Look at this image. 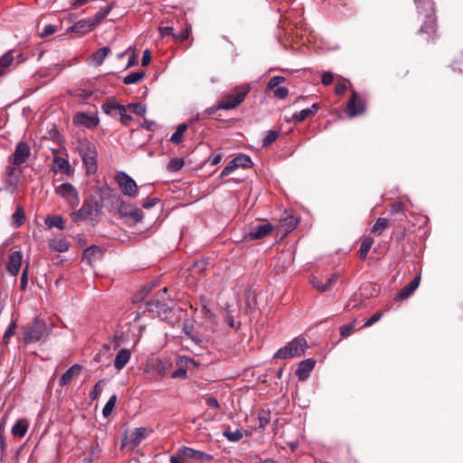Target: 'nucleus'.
<instances>
[{
  "instance_id": "obj_1",
  "label": "nucleus",
  "mask_w": 463,
  "mask_h": 463,
  "mask_svg": "<svg viewBox=\"0 0 463 463\" xmlns=\"http://www.w3.org/2000/svg\"><path fill=\"white\" fill-rule=\"evenodd\" d=\"M417 5L419 19L421 20L416 34L420 44L435 43L438 38L437 17L432 0H414Z\"/></svg>"
},
{
  "instance_id": "obj_2",
  "label": "nucleus",
  "mask_w": 463,
  "mask_h": 463,
  "mask_svg": "<svg viewBox=\"0 0 463 463\" xmlns=\"http://www.w3.org/2000/svg\"><path fill=\"white\" fill-rule=\"evenodd\" d=\"M102 197L99 194H90L84 200L80 209L73 212L71 216L74 222L85 220L98 222L102 214Z\"/></svg>"
},
{
  "instance_id": "obj_3",
  "label": "nucleus",
  "mask_w": 463,
  "mask_h": 463,
  "mask_svg": "<svg viewBox=\"0 0 463 463\" xmlns=\"http://www.w3.org/2000/svg\"><path fill=\"white\" fill-rule=\"evenodd\" d=\"M307 348V340L304 337L298 336L288 343L285 346L279 348L274 354V358L289 359L304 354Z\"/></svg>"
},
{
  "instance_id": "obj_4",
  "label": "nucleus",
  "mask_w": 463,
  "mask_h": 463,
  "mask_svg": "<svg viewBox=\"0 0 463 463\" xmlns=\"http://www.w3.org/2000/svg\"><path fill=\"white\" fill-rule=\"evenodd\" d=\"M250 90V87L248 84L235 87L219 102V108L226 110L235 109L244 101Z\"/></svg>"
},
{
  "instance_id": "obj_5",
  "label": "nucleus",
  "mask_w": 463,
  "mask_h": 463,
  "mask_svg": "<svg viewBox=\"0 0 463 463\" xmlns=\"http://www.w3.org/2000/svg\"><path fill=\"white\" fill-rule=\"evenodd\" d=\"M166 293L167 288H164L157 298H153L146 303V309L158 316L162 320H167L172 313V307L165 302Z\"/></svg>"
},
{
  "instance_id": "obj_6",
  "label": "nucleus",
  "mask_w": 463,
  "mask_h": 463,
  "mask_svg": "<svg viewBox=\"0 0 463 463\" xmlns=\"http://www.w3.org/2000/svg\"><path fill=\"white\" fill-rule=\"evenodd\" d=\"M46 334V324L40 319H34L30 325L24 327L23 335L25 344L38 342L43 338Z\"/></svg>"
},
{
  "instance_id": "obj_7",
  "label": "nucleus",
  "mask_w": 463,
  "mask_h": 463,
  "mask_svg": "<svg viewBox=\"0 0 463 463\" xmlns=\"http://www.w3.org/2000/svg\"><path fill=\"white\" fill-rule=\"evenodd\" d=\"M115 200L119 204L118 205L119 216L122 219H124L127 222L136 224L142 221L143 213L139 208H137L132 204L126 203L119 197H115Z\"/></svg>"
},
{
  "instance_id": "obj_8",
  "label": "nucleus",
  "mask_w": 463,
  "mask_h": 463,
  "mask_svg": "<svg viewBox=\"0 0 463 463\" xmlns=\"http://www.w3.org/2000/svg\"><path fill=\"white\" fill-rule=\"evenodd\" d=\"M172 366L169 359L157 358L148 364L147 371L155 373L154 381H160L170 372Z\"/></svg>"
},
{
  "instance_id": "obj_9",
  "label": "nucleus",
  "mask_w": 463,
  "mask_h": 463,
  "mask_svg": "<svg viewBox=\"0 0 463 463\" xmlns=\"http://www.w3.org/2000/svg\"><path fill=\"white\" fill-rule=\"evenodd\" d=\"M345 110L350 118L360 116L366 110L365 100L354 90H352Z\"/></svg>"
},
{
  "instance_id": "obj_10",
  "label": "nucleus",
  "mask_w": 463,
  "mask_h": 463,
  "mask_svg": "<svg viewBox=\"0 0 463 463\" xmlns=\"http://www.w3.org/2000/svg\"><path fill=\"white\" fill-rule=\"evenodd\" d=\"M55 192L63 197L71 207L75 208L80 203L79 194L75 187L70 183H64L55 188Z\"/></svg>"
},
{
  "instance_id": "obj_11",
  "label": "nucleus",
  "mask_w": 463,
  "mask_h": 463,
  "mask_svg": "<svg viewBox=\"0 0 463 463\" xmlns=\"http://www.w3.org/2000/svg\"><path fill=\"white\" fill-rule=\"evenodd\" d=\"M116 181L125 195L135 196L137 194V185L126 173L118 172L116 175Z\"/></svg>"
},
{
  "instance_id": "obj_12",
  "label": "nucleus",
  "mask_w": 463,
  "mask_h": 463,
  "mask_svg": "<svg viewBox=\"0 0 463 463\" xmlns=\"http://www.w3.org/2000/svg\"><path fill=\"white\" fill-rule=\"evenodd\" d=\"M31 155V149L26 142H19L14 149V152L10 158V163L14 165H20L27 161Z\"/></svg>"
},
{
  "instance_id": "obj_13",
  "label": "nucleus",
  "mask_w": 463,
  "mask_h": 463,
  "mask_svg": "<svg viewBox=\"0 0 463 463\" xmlns=\"http://www.w3.org/2000/svg\"><path fill=\"white\" fill-rule=\"evenodd\" d=\"M178 455L183 458H194L204 462L211 461L213 459V457L208 453H205L201 450H196L185 446H183L178 449Z\"/></svg>"
},
{
  "instance_id": "obj_14",
  "label": "nucleus",
  "mask_w": 463,
  "mask_h": 463,
  "mask_svg": "<svg viewBox=\"0 0 463 463\" xmlns=\"http://www.w3.org/2000/svg\"><path fill=\"white\" fill-rule=\"evenodd\" d=\"M273 231V225L269 222L257 224L252 226L248 233V238L251 241L260 240L267 237Z\"/></svg>"
},
{
  "instance_id": "obj_15",
  "label": "nucleus",
  "mask_w": 463,
  "mask_h": 463,
  "mask_svg": "<svg viewBox=\"0 0 463 463\" xmlns=\"http://www.w3.org/2000/svg\"><path fill=\"white\" fill-rule=\"evenodd\" d=\"M82 366L80 364L71 365L59 380V384L61 387L69 386L74 380H76L81 373Z\"/></svg>"
},
{
  "instance_id": "obj_16",
  "label": "nucleus",
  "mask_w": 463,
  "mask_h": 463,
  "mask_svg": "<svg viewBox=\"0 0 463 463\" xmlns=\"http://www.w3.org/2000/svg\"><path fill=\"white\" fill-rule=\"evenodd\" d=\"M420 276H416L408 285L402 288L394 297L395 301L408 298L411 297L420 285Z\"/></svg>"
},
{
  "instance_id": "obj_17",
  "label": "nucleus",
  "mask_w": 463,
  "mask_h": 463,
  "mask_svg": "<svg viewBox=\"0 0 463 463\" xmlns=\"http://www.w3.org/2000/svg\"><path fill=\"white\" fill-rule=\"evenodd\" d=\"M23 254L20 250L13 251L9 255L7 270L14 276H16L21 269Z\"/></svg>"
},
{
  "instance_id": "obj_18",
  "label": "nucleus",
  "mask_w": 463,
  "mask_h": 463,
  "mask_svg": "<svg viewBox=\"0 0 463 463\" xmlns=\"http://www.w3.org/2000/svg\"><path fill=\"white\" fill-rule=\"evenodd\" d=\"M315 366V361L313 359H306L299 363L298 367L296 371V375L299 381H305L308 378L310 372Z\"/></svg>"
},
{
  "instance_id": "obj_19",
  "label": "nucleus",
  "mask_w": 463,
  "mask_h": 463,
  "mask_svg": "<svg viewBox=\"0 0 463 463\" xmlns=\"http://www.w3.org/2000/svg\"><path fill=\"white\" fill-rule=\"evenodd\" d=\"M74 123L87 128H94L98 125L99 120L94 116H90L84 112H80L75 115Z\"/></svg>"
},
{
  "instance_id": "obj_20",
  "label": "nucleus",
  "mask_w": 463,
  "mask_h": 463,
  "mask_svg": "<svg viewBox=\"0 0 463 463\" xmlns=\"http://www.w3.org/2000/svg\"><path fill=\"white\" fill-rule=\"evenodd\" d=\"M92 24L90 19H82L75 23L72 26L68 29V32L75 33L79 35L85 34L93 30Z\"/></svg>"
},
{
  "instance_id": "obj_21",
  "label": "nucleus",
  "mask_w": 463,
  "mask_h": 463,
  "mask_svg": "<svg viewBox=\"0 0 463 463\" xmlns=\"http://www.w3.org/2000/svg\"><path fill=\"white\" fill-rule=\"evenodd\" d=\"M318 103H314L311 108L302 109L301 111L293 115V119L298 122H302L309 117H313L317 114L319 109Z\"/></svg>"
},
{
  "instance_id": "obj_22",
  "label": "nucleus",
  "mask_w": 463,
  "mask_h": 463,
  "mask_svg": "<svg viewBox=\"0 0 463 463\" xmlns=\"http://www.w3.org/2000/svg\"><path fill=\"white\" fill-rule=\"evenodd\" d=\"M131 356V353L128 349H121L116 355L114 360V366L118 370L123 369L128 363Z\"/></svg>"
},
{
  "instance_id": "obj_23",
  "label": "nucleus",
  "mask_w": 463,
  "mask_h": 463,
  "mask_svg": "<svg viewBox=\"0 0 463 463\" xmlns=\"http://www.w3.org/2000/svg\"><path fill=\"white\" fill-rule=\"evenodd\" d=\"M150 432L151 430H148L147 428H137L130 434L129 440L131 443L137 446L139 443H141L144 439H146Z\"/></svg>"
},
{
  "instance_id": "obj_24",
  "label": "nucleus",
  "mask_w": 463,
  "mask_h": 463,
  "mask_svg": "<svg viewBox=\"0 0 463 463\" xmlns=\"http://www.w3.org/2000/svg\"><path fill=\"white\" fill-rule=\"evenodd\" d=\"M279 222V228L282 229L281 232L287 234L297 227L298 220L293 216H287L281 219Z\"/></svg>"
},
{
  "instance_id": "obj_25",
  "label": "nucleus",
  "mask_w": 463,
  "mask_h": 463,
  "mask_svg": "<svg viewBox=\"0 0 463 463\" xmlns=\"http://www.w3.org/2000/svg\"><path fill=\"white\" fill-rule=\"evenodd\" d=\"M82 160L86 165L88 174H94L97 171V158L96 156L90 153L85 154L82 156Z\"/></svg>"
},
{
  "instance_id": "obj_26",
  "label": "nucleus",
  "mask_w": 463,
  "mask_h": 463,
  "mask_svg": "<svg viewBox=\"0 0 463 463\" xmlns=\"http://www.w3.org/2000/svg\"><path fill=\"white\" fill-rule=\"evenodd\" d=\"M110 52L111 50L109 47L99 48L91 55V60L97 66H99L103 63V61Z\"/></svg>"
},
{
  "instance_id": "obj_27",
  "label": "nucleus",
  "mask_w": 463,
  "mask_h": 463,
  "mask_svg": "<svg viewBox=\"0 0 463 463\" xmlns=\"http://www.w3.org/2000/svg\"><path fill=\"white\" fill-rule=\"evenodd\" d=\"M101 255V249L96 245H91L84 250L83 259H86L90 262L91 260L99 259Z\"/></svg>"
},
{
  "instance_id": "obj_28",
  "label": "nucleus",
  "mask_w": 463,
  "mask_h": 463,
  "mask_svg": "<svg viewBox=\"0 0 463 463\" xmlns=\"http://www.w3.org/2000/svg\"><path fill=\"white\" fill-rule=\"evenodd\" d=\"M463 64V51L455 50L452 53L450 67L453 71H462L460 65Z\"/></svg>"
},
{
  "instance_id": "obj_29",
  "label": "nucleus",
  "mask_w": 463,
  "mask_h": 463,
  "mask_svg": "<svg viewBox=\"0 0 463 463\" xmlns=\"http://www.w3.org/2000/svg\"><path fill=\"white\" fill-rule=\"evenodd\" d=\"M146 77L144 71L131 72L123 79V83L126 85L136 84L140 82Z\"/></svg>"
},
{
  "instance_id": "obj_30",
  "label": "nucleus",
  "mask_w": 463,
  "mask_h": 463,
  "mask_svg": "<svg viewBox=\"0 0 463 463\" xmlns=\"http://www.w3.org/2000/svg\"><path fill=\"white\" fill-rule=\"evenodd\" d=\"M373 238L367 236L364 238L362 241L360 249H359V257L362 260H365L370 249L373 244Z\"/></svg>"
},
{
  "instance_id": "obj_31",
  "label": "nucleus",
  "mask_w": 463,
  "mask_h": 463,
  "mask_svg": "<svg viewBox=\"0 0 463 463\" xmlns=\"http://www.w3.org/2000/svg\"><path fill=\"white\" fill-rule=\"evenodd\" d=\"M45 224L47 225V227L49 229H52V228H58L60 230H64L65 229V222H64V220L59 216V215H54V216H49L45 219Z\"/></svg>"
},
{
  "instance_id": "obj_32",
  "label": "nucleus",
  "mask_w": 463,
  "mask_h": 463,
  "mask_svg": "<svg viewBox=\"0 0 463 463\" xmlns=\"http://www.w3.org/2000/svg\"><path fill=\"white\" fill-rule=\"evenodd\" d=\"M389 225L390 222L388 219L380 217L372 227V232L380 236Z\"/></svg>"
},
{
  "instance_id": "obj_33",
  "label": "nucleus",
  "mask_w": 463,
  "mask_h": 463,
  "mask_svg": "<svg viewBox=\"0 0 463 463\" xmlns=\"http://www.w3.org/2000/svg\"><path fill=\"white\" fill-rule=\"evenodd\" d=\"M14 61V51L10 50L0 57V76L4 74L5 68H8Z\"/></svg>"
},
{
  "instance_id": "obj_34",
  "label": "nucleus",
  "mask_w": 463,
  "mask_h": 463,
  "mask_svg": "<svg viewBox=\"0 0 463 463\" xmlns=\"http://www.w3.org/2000/svg\"><path fill=\"white\" fill-rule=\"evenodd\" d=\"M187 129V124L182 123L177 128L175 132L171 136L170 141L175 145H179L183 141L184 133Z\"/></svg>"
},
{
  "instance_id": "obj_35",
  "label": "nucleus",
  "mask_w": 463,
  "mask_h": 463,
  "mask_svg": "<svg viewBox=\"0 0 463 463\" xmlns=\"http://www.w3.org/2000/svg\"><path fill=\"white\" fill-rule=\"evenodd\" d=\"M28 430V424L24 420H18L12 428V434L17 437L25 436Z\"/></svg>"
},
{
  "instance_id": "obj_36",
  "label": "nucleus",
  "mask_w": 463,
  "mask_h": 463,
  "mask_svg": "<svg viewBox=\"0 0 463 463\" xmlns=\"http://www.w3.org/2000/svg\"><path fill=\"white\" fill-rule=\"evenodd\" d=\"M110 7L100 9L93 18H89L93 28H96L109 14Z\"/></svg>"
},
{
  "instance_id": "obj_37",
  "label": "nucleus",
  "mask_w": 463,
  "mask_h": 463,
  "mask_svg": "<svg viewBox=\"0 0 463 463\" xmlns=\"http://www.w3.org/2000/svg\"><path fill=\"white\" fill-rule=\"evenodd\" d=\"M223 436L232 442H236L241 440L243 438V434L241 430H236L232 431L230 428L224 430Z\"/></svg>"
},
{
  "instance_id": "obj_38",
  "label": "nucleus",
  "mask_w": 463,
  "mask_h": 463,
  "mask_svg": "<svg viewBox=\"0 0 463 463\" xmlns=\"http://www.w3.org/2000/svg\"><path fill=\"white\" fill-rule=\"evenodd\" d=\"M237 167L249 168L252 165L251 158L249 156L241 154L234 157Z\"/></svg>"
},
{
  "instance_id": "obj_39",
  "label": "nucleus",
  "mask_w": 463,
  "mask_h": 463,
  "mask_svg": "<svg viewBox=\"0 0 463 463\" xmlns=\"http://www.w3.org/2000/svg\"><path fill=\"white\" fill-rule=\"evenodd\" d=\"M50 246L59 252H64L69 250V242L63 239L52 241Z\"/></svg>"
},
{
  "instance_id": "obj_40",
  "label": "nucleus",
  "mask_w": 463,
  "mask_h": 463,
  "mask_svg": "<svg viewBox=\"0 0 463 463\" xmlns=\"http://www.w3.org/2000/svg\"><path fill=\"white\" fill-rule=\"evenodd\" d=\"M184 165L183 158L175 157L170 159L166 165V169L170 172H177L182 169Z\"/></svg>"
},
{
  "instance_id": "obj_41",
  "label": "nucleus",
  "mask_w": 463,
  "mask_h": 463,
  "mask_svg": "<svg viewBox=\"0 0 463 463\" xmlns=\"http://www.w3.org/2000/svg\"><path fill=\"white\" fill-rule=\"evenodd\" d=\"M12 218L15 227L22 226L25 218L24 209L21 206L17 207Z\"/></svg>"
},
{
  "instance_id": "obj_42",
  "label": "nucleus",
  "mask_w": 463,
  "mask_h": 463,
  "mask_svg": "<svg viewBox=\"0 0 463 463\" xmlns=\"http://www.w3.org/2000/svg\"><path fill=\"white\" fill-rule=\"evenodd\" d=\"M279 136V131L269 130L262 140V147H269L273 142H275L278 139Z\"/></svg>"
},
{
  "instance_id": "obj_43",
  "label": "nucleus",
  "mask_w": 463,
  "mask_h": 463,
  "mask_svg": "<svg viewBox=\"0 0 463 463\" xmlns=\"http://www.w3.org/2000/svg\"><path fill=\"white\" fill-rule=\"evenodd\" d=\"M258 420H259V428L260 429H264L269 424V422L270 421V412H269V411L261 410L259 412Z\"/></svg>"
},
{
  "instance_id": "obj_44",
  "label": "nucleus",
  "mask_w": 463,
  "mask_h": 463,
  "mask_svg": "<svg viewBox=\"0 0 463 463\" xmlns=\"http://www.w3.org/2000/svg\"><path fill=\"white\" fill-rule=\"evenodd\" d=\"M117 400H118V398H117L116 394L112 395L109 399V401L107 402V403L105 404V406L102 410V414L104 417H109L111 414V412L116 405Z\"/></svg>"
},
{
  "instance_id": "obj_45",
  "label": "nucleus",
  "mask_w": 463,
  "mask_h": 463,
  "mask_svg": "<svg viewBox=\"0 0 463 463\" xmlns=\"http://www.w3.org/2000/svg\"><path fill=\"white\" fill-rule=\"evenodd\" d=\"M102 110L106 114H110L113 110H123L124 111V106L118 104L115 101L107 102L102 105Z\"/></svg>"
},
{
  "instance_id": "obj_46",
  "label": "nucleus",
  "mask_w": 463,
  "mask_h": 463,
  "mask_svg": "<svg viewBox=\"0 0 463 463\" xmlns=\"http://www.w3.org/2000/svg\"><path fill=\"white\" fill-rule=\"evenodd\" d=\"M16 327V322L14 320L11 321L3 336V343L5 345H7L9 343L10 338L14 335Z\"/></svg>"
},
{
  "instance_id": "obj_47",
  "label": "nucleus",
  "mask_w": 463,
  "mask_h": 463,
  "mask_svg": "<svg viewBox=\"0 0 463 463\" xmlns=\"http://www.w3.org/2000/svg\"><path fill=\"white\" fill-rule=\"evenodd\" d=\"M191 33V25L186 24L184 28L181 30L180 33H175L174 40L175 42H184V40L188 39Z\"/></svg>"
},
{
  "instance_id": "obj_48",
  "label": "nucleus",
  "mask_w": 463,
  "mask_h": 463,
  "mask_svg": "<svg viewBox=\"0 0 463 463\" xmlns=\"http://www.w3.org/2000/svg\"><path fill=\"white\" fill-rule=\"evenodd\" d=\"M128 108L137 116H144L146 112V108L142 103H131Z\"/></svg>"
},
{
  "instance_id": "obj_49",
  "label": "nucleus",
  "mask_w": 463,
  "mask_h": 463,
  "mask_svg": "<svg viewBox=\"0 0 463 463\" xmlns=\"http://www.w3.org/2000/svg\"><path fill=\"white\" fill-rule=\"evenodd\" d=\"M379 287L375 283H365L362 285L361 290L363 291H368L370 294V297H376L379 293Z\"/></svg>"
},
{
  "instance_id": "obj_50",
  "label": "nucleus",
  "mask_w": 463,
  "mask_h": 463,
  "mask_svg": "<svg viewBox=\"0 0 463 463\" xmlns=\"http://www.w3.org/2000/svg\"><path fill=\"white\" fill-rule=\"evenodd\" d=\"M285 81H286L285 77L274 76L269 80L268 85H267V90H274L277 87H279V84L284 83Z\"/></svg>"
},
{
  "instance_id": "obj_51",
  "label": "nucleus",
  "mask_w": 463,
  "mask_h": 463,
  "mask_svg": "<svg viewBox=\"0 0 463 463\" xmlns=\"http://www.w3.org/2000/svg\"><path fill=\"white\" fill-rule=\"evenodd\" d=\"M106 382L105 380H99L96 384L94 385L93 391L90 392V397L91 400H96L102 392V384H104Z\"/></svg>"
},
{
  "instance_id": "obj_52",
  "label": "nucleus",
  "mask_w": 463,
  "mask_h": 463,
  "mask_svg": "<svg viewBox=\"0 0 463 463\" xmlns=\"http://www.w3.org/2000/svg\"><path fill=\"white\" fill-rule=\"evenodd\" d=\"M237 165L234 163V158L231 160L228 165L222 169L220 177L223 178L228 176L231 173H232L235 169H237Z\"/></svg>"
},
{
  "instance_id": "obj_53",
  "label": "nucleus",
  "mask_w": 463,
  "mask_h": 463,
  "mask_svg": "<svg viewBox=\"0 0 463 463\" xmlns=\"http://www.w3.org/2000/svg\"><path fill=\"white\" fill-rule=\"evenodd\" d=\"M354 332V324L342 326L340 327V335L342 337H347Z\"/></svg>"
},
{
  "instance_id": "obj_54",
  "label": "nucleus",
  "mask_w": 463,
  "mask_h": 463,
  "mask_svg": "<svg viewBox=\"0 0 463 463\" xmlns=\"http://www.w3.org/2000/svg\"><path fill=\"white\" fill-rule=\"evenodd\" d=\"M101 452V448L97 440H95L90 445V460H93L94 458H98L99 453Z\"/></svg>"
},
{
  "instance_id": "obj_55",
  "label": "nucleus",
  "mask_w": 463,
  "mask_h": 463,
  "mask_svg": "<svg viewBox=\"0 0 463 463\" xmlns=\"http://www.w3.org/2000/svg\"><path fill=\"white\" fill-rule=\"evenodd\" d=\"M404 213V205L402 202H395L390 207L391 214L403 213Z\"/></svg>"
},
{
  "instance_id": "obj_56",
  "label": "nucleus",
  "mask_w": 463,
  "mask_h": 463,
  "mask_svg": "<svg viewBox=\"0 0 463 463\" xmlns=\"http://www.w3.org/2000/svg\"><path fill=\"white\" fill-rule=\"evenodd\" d=\"M274 90V97L279 99H285L288 95V90L285 87H277Z\"/></svg>"
},
{
  "instance_id": "obj_57",
  "label": "nucleus",
  "mask_w": 463,
  "mask_h": 463,
  "mask_svg": "<svg viewBox=\"0 0 463 463\" xmlns=\"http://www.w3.org/2000/svg\"><path fill=\"white\" fill-rule=\"evenodd\" d=\"M54 164L56 167L61 171H66L69 169V162L61 157H55Z\"/></svg>"
},
{
  "instance_id": "obj_58",
  "label": "nucleus",
  "mask_w": 463,
  "mask_h": 463,
  "mask_svg": "<svg viewBox=\"0 0 463 463\" xmlns=\"http://www.w3.org/2000/svg\"><path fill=\"white\" fill-rule=\"evenodd\" d=\"M383 312H377L373 314L363 326V327H369L372 326L374 323L379 321L381 317H383Z\"/></svg>"
},
{
  "instance_id": "obj_59",
  "label": "nucleus",
  "mask_w": 463,
  "mask_h": 463,
  "mask_svg": "<svg viewBox=\"0 0 463 463\" xmlns=\"http://www.w3.org/2000/svg\"><path fill=\"white\" fill-rule=\"evenodd\" d=\"M346 81V80H344L343 81L336 82L335 86V92L336 95H342L347 90Z\"/></svg>"
},
{
  "instance_id": "obj_60",
  "label": "nucleus",
  "mask_w": 463,
  "mask_h": 463,
  "mask_svg": "<svg viewBox=\"0 0 463 463\" xmlns=\"http://www.w3.org/2000/svg\"><path fill=\"white\" fill-rule=\"evenodd\" d=\"M310 281L315 288H317L320 292H325L324 282L319 278L312 277Z\"/></svg>"
},
{
  "instance_id": "obj_61",
  "label": "nucleus",
  "mask_w": 463,
  "mask_h": 463,
  "mask_svg": "<svg viewBox=\"0 0 463 463\" xmlns=\"http://www.w3.org/2000/svg\"><path fill=\"white\" fill-rule=\"evenodd\" d=\"M56 31H57V27L55 25L48 24L43 28V30L40 33V35H41V37H46V36L53 34L54 33H56Z\"/></svg>"
},
{
  "instance_id": "obj_62",
  "label": "nucleus",
  "mask_w": 463,
  "mask_h": 463,
  "mask_svg": "<svg viewBox=\"0 0 463 463\" xmlns=\"http://www.w3.org/2000/svg\"><path fill=\"white\" fill-rule=\"evenodd\" d=\"M159 32L163 37L166 35H170L174 38L175 35V28L173 26H160Z\"/></svg>"
},
{
  "instance_id": "obj_63",
  "label": "nucleus",
  "mask_w": 463,
  "mask_h": 463,
  "mask_svg": "<svg viewBox=\"0 0 463 463\" xmlns=\"http://www.w3.org/2000/svg\"><path fill=\"white\" fill-rule=\"evenodd\" d=\"M337 279L338 274H334L326 280V282L324 283L325 292L329 290L333 287V285L335 284Z\"/></svg>"
},
{
  "instance_id": "obj_64",
  "label": "nucleus",
  "mask_w": 463,
  "mask_h": 463,
  "mask_svg": "<svg viewBox=\"0 0 463 463\" xmlns=\"http://www.w3.org/2000/svg\"><path fill=\"white\" fill-rule=\"evenodd\" d=\"M172 378L175 379H186L187 378V371L184 368H179L173 372Z\"/></svg>"
}]
</instances>
